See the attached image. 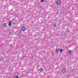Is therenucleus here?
Segmentation results:
<instances>
[{"label": "nucleus", "mask_w": 78, "mask_h": 78, "mask_svg": "<svg viewBox=\"0 0 78 78\" xmlns=\"http://www.w3.org/2000/svg\"><path fill=\"white\" fill-rule=\"evenodd\" d=\"M59 49H57L56 50V53H58V52H59Z\"/></svg>", "instance_id": "1a4fd4ad"}, {"label": "nucleus", "mask_w": 78, "mask_h": 78, "mask_svg": "<svg viewBox=\"0 0 78 78\" xmlns=\"http://www.w3.org/2000/svg\"><path fill=\"white\" fill-rule=\"evenodd\" d=\"M56 24H54L53 25V27H56Z\"/></svg>", "instance_id": "9d476101"}, {"label": "nucleus", "mask_w": 78, "mask_h": 78, "mask_svg": "<svg viewBox=\"0 0 78 78\" xmlns=\"http://www.w3.org/2000/svg\"><path fill=\"white\" fill-rule=\"evenodd\" d=\"M60 50V53H61V52H62V51H63V50L62 49H61Z\"/></svg>", "instance_id": "f8f14e48"}, {"label": "nucleus", "mask_w": 78, "mask_h": 78, "mask_svg": "<svg viewBox=\"0 0 78 78\" xmlns=\"http://www.w3.org/2000/svg\"><path fill=\"white\" fill-rule=\"evenodd\" d=\"M62 71L63 73H64L66 72V68H63L62 69Z\"/></svg>", "instance_id": "7ed1b4c3"}, {"label": "nucleus", "mask_w": 78, "mask_h": 78, "mask_svg": "<svg viewBox=\"0 0 78 78\" xmlns=\"http://www.w3.org/2000/svg\"><path fill=\"white\" fill-rule=\"evenodd\" d=\"M45 0H41V2H44Z\"/></svg>", "instance_id": "ddd939ff"}, {"label": "nucleus", "mask_w": 78, "mask_h": 78, "mask_svg": "<svg viewBox=\"0 0 78 78\" xmlns=\"http://www.w3.org/2000/svg\"><path fill=\"white\" fill-rule=\"evenodd\" d=\"M6 23H5L3 24L2 26L3 27H4V28H5V27H6Z\"/></svg>", "instance_id": "20e7f679"}, {"label": "nucleus", "mask_w": 78, "mask_h": 78, "mask_svg": "<svg viewBox=\"0 0 78 78\" xmlns=\"http://www.w3.org/2000/svg\"><path fill=\"white\" fill-rule=\"evenodd\" d=\"M21 33H22V32L21 31H20V33H18V35H20V34Z\"/></svg>", "instance_id": "9b49d317"}, {"label": "nucleus", "mask_w": 78, "mask_h": 78, "mask_svg": "<svg viewBox=\"0 0 78 78\" xmlns=\"http://www.w3.org/2000/svg\"><path fill=\"white\" fill-rule=\"evenodd\" d=\"M39 71L40 72H43V69H42V68H40L39 69Z\"/></svg>", "instance_id": "423d86ee"}, {"label": "nucleus", "mask_w": 78, "mask_h": 78, "mask_svg": "<svg viewBox=\"0 0 78 78\" xmlns=\"http://www.w3.org/2000/svg\"><path fill=\"white\" fill-rule=\"evenodd\" d=\"M71 53H72V51L69 50L68 51V54H69H69H71Z\"/></svg>", "instance_id": "6e6552de"}, {"label": "nucleus", "mask_w": 78, "mask_h": 78, "mask_svg": "<svg viewBox=\"0 0 78 78\" xmlns=\"http://www.w3.org/2000/svg\"><path fill=\"white\" fill-rule=\"evenodd\" d=\"M13 25H15V24H16V23H15V22H13Z\"/></svg>", "instance_id": "2eb2a0df"}, {"label": "nucleus", "mask_w": 78, "mask_h": 78, "mask_svg": "<svg viewBox=\"0 0 78 78\" xmlns=\"http://www.w3.org/2000/svg\"><path fill=\"white\" fill-rule=\"evenodd\" d=\"M15 78H19V76H15Z\"/></svg>", "instance_id": "4468645a"}, {"label": "nucleus", "mask_w": 78, "mask_h": 78, "mask_svg": "<svg viewBox=\"0 0 78 78\" xmlns=\"http://www.w3.org/2000/svg\"><path fill=\"white\" fill-rule=\"evenodd\" d=\"M21 30L23 31H25L26 30V27H22Z\"/></svg>", "instance_id": "f03ea898"}, {"label": "nucleus", "mask_w": 78, "mask_h": 78, "mask_svg": "<svg viewBox=\"0 0 78 78\" xmlns=\"http://www.w3.org/2000/svg\"><path fill=\"white\" fill-rule=\"evenodd\" d=\"M56 4H57V5H59L61 4V2L60 1H57L56 2Z\"/></svg>", "instance_id": "f257e3e1"}, {"label": "nucleus", "mask_w": 78, "mask_h": 78, "mask_svg": "<svg viewBox=\"0 0 78 78\" xmlns=\"http://www.w3.org/2000/svg\"><path fill=\"white\" fill-rule=\"evenodd\" d=\"M38 8L40 9H43V8H44V7H43V6H42L41 5L39 6L38 7Z\"/></svg>", "instance_id": "39448f33"}, {"label": "nucleus", "mask_w": 78, "mask_h": 78, "mask_svg": "<svg viewBox=\"0 0 78 78\" xmlns=\"http://www.w3.org/2000/svg\"><path fill=\"white\" fill-rule=\"evenodd\" d=\"M11 21H9V26H11Z\"/></svg>", "instance_id": "0eeeda50"}]
</instances>
